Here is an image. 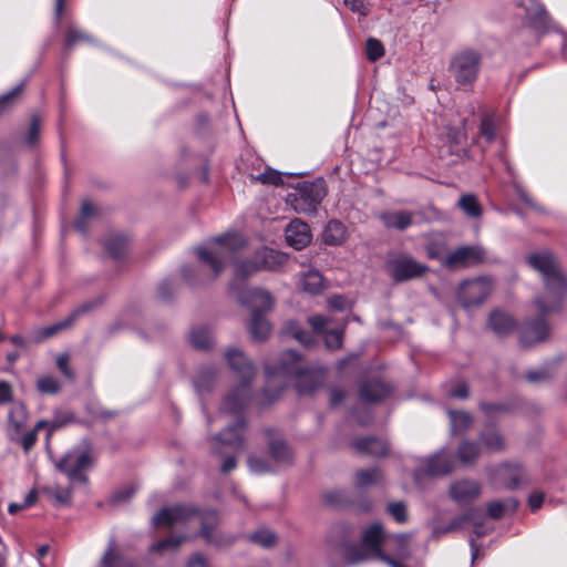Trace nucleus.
<instances>
[{
	"label": "nucleus",
	"mask_w": 567,
	"mask_h": 567,
	"mask_svg": "<svg viewBox=\"0 0 567 567\" xmlns=\"http://www.w3.org/2000/svg\"><path fill=\"white\" fill-rule=\"evenodd\" d=\"M383 482L384 475L379 467L359 470L354 475V486L360 491L381 485Z\"/></svg>",
	"instance_id": "nucleus-26"
},
{
	"label": "nucleus",
	"mask_w": 567,
	"mask_h": 567,
	"mask_svg": "<svg viewBox=\"0 0 567 567\" xmlns=\"http://www.w3.org/2000/svg\"><path fill=\"white\" fill-rule=\"evenodd\" d=\"M517 506L518 502L515 498H509L506 502H492L487 506L488 516L494 519H499L505 515L507 511L514 512Z\"/></svg>",
	"instance_id": "nucleus-40"
},
{
	"label": "nucleus",
	"mask_w": 567,
	"mask_h": 567,
	"mask_svg": "<svg viewBox=\"0 0 567 567\" xmlns=\"http://www.w3.org/2000/svg\"><path fill=\"white\" fill-rule=\"evenodd\" d=\"M449 395L454 399H466L468 396V389L466 383H456L455 386L449 391Z\"/></svg>",
	"instance_id": "nucleus-56"
},
{
	"label": "nucleus",
	"mask_w": 567,
	"mask_h": 567,
	"mask_svg": "<svg viewBox=\"0 0 567 567\" xmlns=\"http://www.w3.org/2000/svg\"><path fill=\"white\" fill-rule=\"evenodd\" d=\"M344 399V393L340 389L330 390V403L331 405L339 404Z\"/></svg>",
	"instance_id": "nucleus-64"
},
{
	"label": "nucleus",
	"mask_w": 567,
	"mask_h": 567,
	"mask_svg": "<svg viewBox=\"0 0 567 567\" xmlns=\"http://www.w3.org/2000/svg\"><path fill=\"white\" fill-rule=\"evenodd\" d=\"M24 83H21L20 85L12 89L7 94H3L0 96V112L4 111L8 105L13 103V101L18 97V95L21 93L22 87Z\"/></svg>",
	"instance_id": "nucleus-54"
},
{
	"label": "nucleus",
	"mask_w": 567,
	"mask_h": 567,
	"mask_svg": "<svg viewBox=\"0 0 567 567\" xmlns=\"http://www.w3.org/2000/svg\"><path fill=\"white\" fill-rule=\"evenodd\" d=\"M497 120L495 114L485 113L481 118L480 132L481 135L487 141L493 142L496 136Z\"/></svg>",
	"instance_id": "nucleus-41"
},
{
	"label": "nucleus",
	"mask_w": 567,
	"mask_h": 567,
	"mask_svg": "<svg viewBox=\"0 0 567 567\" xmlns=\"http://www.w3.org/2000/svg\"><path fill=\"white\" fill-rule=\"evenodd\" d=\"M344 4L353 12H363L365 0H344Z\"/></svg>",
	"instance_id": "nucleus-61"
},
{
	"label": "nucleus",
	"mask_w": 567,
	"mask_h": 567,
	"mask_svg": "<svg viewBox=\"0 0 567 567\" xmlns=\"http://www.w3.org/2000/svg\"><path fill=\"white\" fill-rule=\"evenodd\" d=\"M300 286L303 291L318 295L323 289V278L319 271L309 270L302 275Z\"/></svg>",
	"instance_id": "nucleus-33"
},
{
	"label": "nucleus",
	"mask_w": 567,
	"mask_h": 567,
	"mask_svg": "<svg viewBox=\"0 0 567 567\" xmlns=\"http://www.w3.org/2000/svg\"><path fill=\"white\" fill-rule=\"evenodd\" d=\"M248 467L255 474H264L271 471V466L266 460L256 456L248 458Z\"/></svg>",
	"instance_id": "nucleus-50"
},
{
	"label": "nucleus",
	"mask_w": 567,
	"mask_h": 567,
	"mask_svg": "<svg viewBox=\"0 0 567 567\" xmlns=\"http://www.w3.org/2000/svg\"><path fill=\"white\" fill-rule=\"evenodd\" d=\"M93 462L92 450L87 442L68 451L62 457L54 461L55 468L64 474L71 483H86L85 472Z\"/></svg>",
	"instance_id": "nucleus-8"
},
{
	"label": "nucleus",
	"mask_w": 567,
	"mask_h": 567,
	"mask_svg": "<svg viewBox=\"0 0 567 567\" xmlns=\"http://www.w3.org/2000/svg\"><path fill=\"white\" fill-rule=\"evenodd\" d=\"M91 308V305L85 303L78 309H75L66 319L59 321L56 323H53L49 327L39 328L32 332V340L35 342H41L48 338L53 337L58 332L70 328L75 320L79 318L81 313L86 312Z\"/></svg>",
	"instance_id": "nucleus-19"
},
{
	"label": "nucleus",
	"mask_w": 567,
	"mask_h": 567,
	"mask_svg": "<svg viewBox=\"0 0 567 567\" xmlns=\"http://www.w3.org/2000/svg\"><path fill=\"white\" fill-rule=\"evenodd\" d=\"M186 567H209V565L200 554H195L189 558Z\"/></svg>",
	"instance_id": "nucleus-60"
},
{
	"label": "nucleus",
	"mask_w": 567,
	"mask_h": 567,
	"mask_svg": "<svg viewBox=\"0 0 567 567\" xmlns=\"http://www.w3.org/2000/svg\"><path fill=\"white\" fill-rule=\"evenodd\" d=\"M28 420V412L24 404L14 402L9 411V434L11 440L21 434Z\"/></svg>",
	"instance_id": "nucleus-24"
},
{
	"label": "nucleus",
	"mask_w": 567,
	"mask_h": 567,
	"mask_svg": "<svg viewBox=\"0 0 567 567\" xmlns=\"http://www.w3.org/2000/svg\"><path fill=\"white\" fill-rule=\"evenodd\" d=\"M216 378V369L213 365L203 367L195 381L194 386L198 394H204L213 389Z\"/></svg>",
	"instance_id": "nucleus-32"
},
{
	"label": "nucleus",
	"mask_w": 567,
	"mask_h": 567,
	"mask_svg": "<svg viewBox=\"0 0 567 567\" xmlns=\"http://www.w3.org/2000/svg\"><path fill=\"white\" fill-rule=\"evenodd\" d=\"M485 251L481 246H462L450 252L443 265L450 269L466 268L483 262Z\"/></svg>",
	"instance_id": "nucleus-15"
},
{
	"label": "nucleus",
	"mask_w": 567,
	"mask_h": 567,
	"mask_svg": "<svg viewBox=\"0 0 567 567\" xmlns=\"http://www.w3.org/2000/svg\"><path fill=\"white\" fill-rule=\"evenodd\" d=\"M81 41H90V37L85 32H83L74 27H70L68 29L66 35H65V42H64L65 49L70 50Z\"/></svg>",
	"instance_id": "nucleus-48"
},
{
	"label": "nucleus",
	"mask_w": 567,
	"mask_h": 567,
	"mask_svg": "<svg viewBox=\"0 0 567 567\" xmlns=\"http://www.w3.org/2000/svg\"><path fill=\"white\" fill-rule=\"evenodd\" d=\"M451 432L460 434L465 432L472 424V416L464 411L449 410Z\"/></svg>",
	"instance_id": "nucleus-35"
},
{
	"label": "nucleus",
	"mask_w": 567,
	"mask_h": 567,
	"mask_svg": "<svg viewBox=\"0 0 567 567\" xmlns=\"http://www.w3.org/2000/svg\"><path fill=\"white\" fill-rule=\"evenodd\" d=\"M484 446L492 452H499L505 447L503 436L494 429H486L480 435Z\"/></svg>",
	"instance_id": "nucleus-38"
},
{
	"label": "nucleus",
	"mask_w": 567,
	"mask_h": 567,
	"mask_svg": "<svg viewBox=\"0 0 567 567\" xmlns=\"http://www.w3.org/2000/svg\"><path fill=\"white\" fill-rule=\"evenodd\" d=\"M12 389L8 382H0V404L7 403L11 400Z\"/></svg>",
	"instance_id": "nucleus-58"
},
{
	"label": "nucleus",
	"mask_w": 567,
	"mask_h": 567,
	"mask_svg": "<svg viewBox=\"0 0 567 567\" xmlns=\"http://www.w3.org/2000/svg\"><path fill=\"white\" fill-rule=\"evenodd\" d=\"M276 535L269 529H260L251 534L250 540L262 546V547H271L276 543Z\"/></svg>",
	"instance_id": "nucleus-47"
},
{
	"label": "nucleus",
	"mask_w": 567,
	"mask_h": 567,
	"mask_svg": "<svg viewBox=\"0 0 567 567\" xmlns=\"http://www.w3.org/2000/svg\"><path fill=\"white\" fill-rule=\"evenodd\" d=\"M481 63V53L473 49H466L452 58L449 71L458 85H472L478 76Z\"/></svg>",
	"instance_id": "nucleus-9"
},
{
	"label": "nucleus",
	"mask_w": 567,
	"mask_h": 567,
	"mask_svg": "<svg viewBox=\"0 0 567 567\" xmlns=\"http://www.w3.org/2000/svg\"><path fill=\"white\" fill-rule=\"evenodd\" d=\"M386 270L393 281L402 282L422 277L429 267L413 257L402 254L386 262Z\"/></svg>",
	"instance_id": "nucleus-11"
},
{
	"label": "nucleus",
	"mask_w": 567,
	"mask_h": 567,
	"mask_svg": "<svg viewBox=\"0 0 567 567\" xmlns=\"http://www.w3.org/2000/svg\"><path fill=\"white\" fill-rule=\"evenodd\" d=\"M133 493H134L133 488H125L123 491H118L113 495V502H115V503L124 502V501L131 498Z\"/></svg>",
	"instance_id": "nucleus-62"
},
{
	"label": "nucleus",
	"mask_w": 567,
	"mask_h": 567,
	"mask_svg": "<svg viewBox=\"0 0 567 567\" xmlns=\"http://www.w3.org/2000/svg\"><path fill=\"white\" fill-rule=\"evenodd\" d=\"M262 184L279 185L282 183L281 173L275 169H266L256 177Z\"/></svg>",
	"instance_id": "nucleus-52"
},
{
	"label": "nucleus",
	"mask_w": 567,
	"mask_h": 567,
	"mask_svg": "<svg viewBox=\"0 0 567 567\" xmlns=\"http://www.w3.org/2000/svg\"><path fill=\"white\" fill-rule=\"evenodd\" d=\"M95 207L92 203L87 202V200H84L82 203V207H81V214H80V217L78 218V220L75 221L74 226L75 228L81 231V233H85L86 231V219L90 218L91 216H93L95 214Z\"/></svg>",
	"instance_id": "nucleus-46"
},
{
	"label": "nucleus",
	"mask_w": 567,
	"mask_h": 567,
	"mask_svg": "<svg viewBox=\"0 0 567 567\" xmlns=\"http://www.w3.org/2000/svg\"><path fill=\"white\" fill-rule=\"evenodd\" d=\"M225 358L229 368L241 379L238 386L228 393L220 408V416H230L234 422L219 432L215 439V450L220 455L239 454L245 450V419L243 411L250 398L249 384L256 375V369L246 358L245 353L237 348H229ZM236 467L235 455L225 458L221 472L228 473Z\"/></svg>",
	"instance_id": "nucleus-1"
},
{
	"label": "nucleus",
	"mask_w": 567,
	"mask_h": 567,
	"mask_svg": "<svg viewBox=\"0 0 567 567\" xmlns=\"http://www.w3.org/2000/svg\"><path fill=\"white\" fill-rule=\"evenodd\" d=\"M493 290L491 279L480 277L472 280H465L461 284L457 298L461 305L468 309L482 305Z\"/></svg>",
	"instance_id": "nucleus-12"
},
{
	"label": "nucleus",
	"mask_w": 567,
	"mask_h": 567,
	"mask_svg": "<svg viewBox=\"0 0 567 567\" xmlns=\"http://www.w3.org/2000/svg\"><path fill=\"white\" fill-rule=\"evenodd\" d=\"M246 247V239L239 234H224L198 246L195 254L200 261L198 270L184 268V276L193 285H204L215 280L236 252Z\"/></svg>",
	"instance_id": "nucleus-2"
},
{
	"label": "nucleus",
	"mask_w": 567,
	"mask_h": 567,
	"mask_svg": "<svg viewBox=\"0 0 567 567\" xmlns=\"http://www.w3.org/2000/svg\"><path fill=\"white\" fill-rule=\"evenodd\" d=\"M488 327L497 337H507L516 328V321L508 312L494 310L488 317Z\"/></svg>",
	"instance_id": "nucleus-22"
},
{
	"label": "nucleus",
	"mask_w": 567,
	"mask_h": 567,
	"mask_svg": "<svg viewBox=\"0 0 567 567\" xmlns=\"http://www.w3.org/2000/svg\"><path fill=\"white\" fill-rule=\"evenodd\" d=\"M297 193L290 195L291 203L298 213H313L327 192L323 182H302L296 187Z\"/></svg>",
	"instance_id": "nucleus-10"
},
{
	"label": "nucleus",
	"mask_w": 567,
	"mask_h": 567,
	"mask_svg": "<svg viewBox=\"0 0 567 567\" xmlns=\"http://www.w3.org/2000/svg\"><path fill=\"white\" fill-rule=\"evenodd\" d=\"M56 365L60 369V371L68 378L72 379L73 373L69 367V355L68 354H60L56 359Z\"/></svg>",
	"instance_id": "nucleus-57"
},
{
	"label": "nucleus",
	"mask_w": 567,
	"mask_h": 567,
	"mask_svg": "<svg viewBox=\"0 0 567 567\" xmlns=\"http://www.w3.org/2000/svg\"><path fill=\"white\" fill-rule=\"evenodd\" d=\"M454 470V458L445 450L439 451L433 455L422 460L415 471V478L421 476H442L452 473Z\"/></svg>",
	"instance_id": "nucleus-14"
},
{
	"label": "nucleus",
	"mask_w": 567,
	"mask_h": 567,
	"mask_svg": "<svg viewBox=\"0 0 567 567\" xmlns=\"http://www.w3.org/2000/svg\"><path fill=\"white\" fill-rule=\"evenodd\" d=\"M329 307L336 310H343L346 307V299L342 296H333L329 299Z\"/></svg>",
	"instance_id": "nucleus-63"
},
{
	"label": "nucleus",
	"mask_w": 567,
	"mask_h": 567,
	"mask_svg": "<svg viewBox=\"0 0 567 567\" xmlns=\"http://www.w3.org/2000/svg\"><path fill=\"white\" fill-rule=\"evenodd\" d=\"M308 322L311 326L313 333L324 336V343L328 349L334 350L342 346L343 330L332 329L327 330V326L330 322L329 318L317 315L308 318Z\"/></svg>",
	"instance_id": "nucleus-18"
},
{
	"label": "nucleus",
	"mask_w": 567,
	"mask_h": 567,
	"mask_svg": "<svg viewBox=\"0 0 567 567\" xmlns=\"http://www.w3.org/2000/svg\"><path fill=\"white\" fill-rule=\"evenodd\" d=\"M480 446L475 442L464 441L458 446L457 455L463 464L470 465L475 463L476 460L480 457Z\"/></svg>",
	"instance_id": "nucleus-39"
},
{
	"label": "nucleus",
	"mask_w": 567,
	"mask_h": 567,
	"mask_svg": "<svg viewBox=\"0 0 567 567\" xmlns=\"http://www.w3.org/2000/svg\"><path fill=\"white\" fill-rule=\"evenodd\" d=\"M354 446L360 453L371 456H383L389 451L385 441L374 437L359 439L354 442Z\"/></svg>",
	"instance_id": "nucleus-28"
},
{
	"label": "nucleus",
	"mask_w": 567,
	"mask_h": 567,
	"mask_svg": "<svg viewBox=\"0 0 567 567\" xmlns=\"http://www.w3.org/2000/svg\"><path fill=\"white\" fill-rule=\"evenodd\" d=\"M45 492L55 499L59 505H69L71 503V489L59 485L49 486Z\"/></svg>",
	"instance_id": "nucleus-45"
},
{
	"label": "nucleus",
	"mask_w": 567,
	"mask_h": 567,
	"mask_svg": "<svg viewBox=\"0 0 567 567\" xmlns=\"http://www.w3.org/2000/svg\"><path fill=\"white\" fill-rule=\"evenodd\" d=\"M388 512L398 523H405L408 520L406 507L402 502L390 503Z\"/></svg>",
	"instance_id": "nucleus-49"
},
{
	"label": "nucleus",
	"mask_w": 567,
	"mask_h": 567,
	"mask_svg": "<svg viewBox=\"0 0 567 567\" xmlns=\"http://www.w3.org/2000/svg\"><path fill=\"white\" fill-rule=\"evenodd\" d=\"M413 217V213L408 210H389L380 215L385 227L398 230H404L411 226Z\"/></svg>",
	"instance_id": "nucleus-27"
},
{
	"label": "nucleus",
	"mask_w": 567,
	"mask_h": 567,
	"mask_svg": "<svg viewBox=\"0 0 567 567\" xmlns=\"http://www.w3.org/2000/svg\"><path fill=\"white\" fill-rule=\"evenodd\" d=\"M346 227L339 220H330L322 233L324 244L330 246L341 245L346 240Z\"/></svg>",
	"instance_id": "nucleus-30"
},
{
	"label": "nucleus",
	"mask_w": 567,
	"mask_h": 567,
	"mask_svg": "<svg viewBox=\"0 0 567 567\" xmlns=\"http://www.w3.org/2000/svg\"><path fill=\"white\" fill-rule=\"evenodd\" d=\"M217 520V514L214 511L199 514L193 507L185 505L165 507L152 519L156 527H174L187 524L200 525V536L204 537L207 543L221 546L225 543L214 530Z\"/></svg>",
	"instance_id": "nucleus-4"
},
{
	"label": "nucleus",
	"mask_w": 567,
	"mask_h": 567,
	"mask_svg": "<svg viewBox=\"0 0 567 567\" xmlns=\"http://www.w3.org/2000/svg\"><path fill=\"white\" fill-rule=\"evenodd\" d=\"M188 539H190V537L187 535L171 536L164 540L153 544L151 546V550L152 551L176 550L182 543H184Z\"/></svg>",
	"instance_id": "nucleus-42"
},
{
	"label": "nucleus",
	"mask_w": 567,
	"mask_h": 567,
	"mask_svg": "<svg viewBox=\"0 0 567 567\" xmlns=\"http://www.w3.org/2000/svg\"><path fill=\"white\" fill-rule=\"evenodd\" d=\"M107 252L113 257H120L125 250V240L122 237H115L105 245Z\"/></svg>",
	"instance_id": "nucleus-51"
},
{
	"label": "nucleus",
	"mask_w": 567,
	"mask_h": 567,
	"mask_svg": "<svg viewBox=\"0 0 567 567\" xmlns=\"http://www.w3.org/2000/svg\"><path fill=\"white\" fill-rule=\"evenodd\" d=\"M544 503V495L542 493H533L528 498V504L533 512L539 509Z\"/></svg>",
	"instance_id": "nucleus-59"
},
{
	"label": "nucleus",
	"mask_w": 567,
	"mask_h": 567,
	"mask_svg": "<svg viewBox=\"0 0 567 567\" xmlns=\"http://www.w3.org/2000/svg\"><path fill=\"white\" fill-rule=\"evenodd\" d=\"M526 17L532 27L536 30L546 29L550 22L548 12L546 11L544 4L538 0H528V4L526 7Z\"/></svg>",
	"instance_id": "nucleus-23"
},
{
	"label": "nucleus",
	"mask_w": 567,
	"mask_h": 567,
	"mask_svg": "<svg viewBox=\"0 0 567 567\" xmlns=\"http://www.w3.org/2000/svg\"><path fill=\"white\" fill-rule=\"evenodd\" d=\"M549 328L544 319L527 321L520 331L519 340L525 347L543 341L548 336Z\"/></svg>",
	"instance_id": "nucleus-21"
},
{
	"label": "nucleus",
	"mask_w": 567,
	"mask_h": 567,
	"mask_svg": "<svg viewBox=\"0 0 567 567\" xmlns=\"http://www.w3.org/2000/svg\"><path fill=\"white\" fill-rule=\"evenodd\" d=\"M528 265L542 276L546 289L543 298H536L535 305L542 316L558 309L561 297L566 290V279L563 276L554 255L549 251L532 254L527 258Z\"/></svg>",
	"instance_id": "nucleus-3"
},
{
	"label": "nucleus",
	"mask_w": 567,
	"mask_h": 567,
	"mask_svg": "<svg viewBox=\"0 0 567 567\" xmlns=\"http://www.w3.org/2000/svg\"><path fill=\"white\" fill-rule=\"evenodd\" d=\"M367 58L371 62H375L384 55V47L380 40L369 38L365 43Z\"/></svg>",
	"instance_id": "nucleus-44"
},
{
	"label": "nucleus",
	"mask_w": 567,
	"mask_h": 567,
	"mask_svg": "<svg viewBox=\"0 0 567 567\" xmlns=\"http://www.w3.org/2000/svg\"><path fill=\"white\" fill-rule=\"evenodd\" d=\"M481 484L473 480L455 481L450 486V496L458 505L473 503L481 495Z\"/></svg>",
	"instance_id": "nucleus-17"
},
{
	"label": "nucleus",
	"mask_w": 567,
	"mask_h": 567,
	"mask_svg": "<svg viewBox=\"0 0 567 567\" xmlns=\"http://www.w3.org/2000/svg\"><path fill=\"white\" fill-rule=\"evenodd\" d=\"M267 436L269 437V450L272 460L277 463H288L291 458L290 449L287 444L280 439L272 437V431H266Z\"/></svg>",
	"instance_id": "nucleus-31"
},
{
	"label": "nucleus",
	"mask_w": 567,
	"mask_h": 567,
	"mask_svg": "<svg viewBox=\"0 0 567 567\" xmlns=\"http://www.w3.org/2000/svg\"><path fill=\"white\" fill-rule=\"evenodd\" d=\"M457 207L471 218H477L482 215V206L473 194L462 195L457 202Z\"/></svg>",
	"instance_id": "nucleus-37"
},
{
	"label": "nucleus",
	"mask_w": 567,
	"mask_h": 567,
	"mask_svg": "<svg viewBox=\"0 0 567 567\" xmlns=\"http://www.w3.org/2000/svg\"><path fill=\"white\" fill-rule=\"evenodd\" d=\"M39 133H40V120L37 116H33L32 121H31V126H30V130L28 133L27 142L30 145H33L38 141Z\"/></svg>",
	"instance_id": "nucleus-55"
},
{
	"label": "nucleus",
	"mask_w": 567,
	"mask_h": 567,
	"mask_svg": "<svg viewBox=\"0 0 567 567\" xmlns=\"http://www.w3.org/2000/svg\"><path fill=\"white\" fill-rule=\"evenodd\" d=\"M288 257L286 254L262 247L256 250L252 259L235 260L234 280L230 282V290L241 289L238 282L246 280L249 276L259 270H275L281 267Z\"/></svg>",
	"instance_id": "nucleus-7"
},
{
	"label": "nucleus",
	"mask_w": 567,
	"mask_h": 567,
	"mask_svg": "<svg viewBox=\"0 0 567 567\" xmlns=\"http://www.w3.org/2000/svg\"><path fill=\"white\" fill-rule=\"evenodd\" d=\"M71 419L72 416L70 414H65L63 416L56 415L51 421L40 420L39 422H37L32 431L25 432L23 434L21 433L20 435H18L16 440L19 441L23 450L28 452L37 442L38 431H40L43 427H48L47 439L49 440L54 431L68 424L71 421Z\"/></svg>",
	"instance_id": "nucleus-16"
},
{
	"label": "nucleus",
	"mask_w": 567,
	"mask_h": 567,
	"mask_svg": "<svg viewBox=\"0 0 567 567\" xmlns=\"http://www.w3.org/2000/svg\"><path fill=\"white\" fill-rule=\"evenodd\" d=\"M37 389L43 394H56L61 389V383L55 377L47 374L38 379Z\"/></svg>",
	"instance_id": "nucleus-43"
},
{
	"label": "nucleus",
	"mask_w": 567,
	"mask_h": 567,
	"mask_svg": "<svg viewBox=\"0 0 567 567\" xmlns=\"http://www.w3.org/2000/svg\"><path fill=\"white\" fill-rule=\"evenodd\" d=\"M291 334L297 341L306 347H310L315 342L312 332L299 330L295 326H291Z\"/></svg>",
	"instance_id": "nucleus-53"
},
{
	"label": "nucleus",
	"mask_w": 567,
	"mask_h": 567,
	"mask_svg": "<svg viewBox=\"0 0 567 567\" xmlns=\"http://www.w3.org/2000/svg\"><path fill=\"white\" fill-rule=\"evenodd\" d=\"M268 380L271 378L296 379V388L300 394H309L321 386L324 381L322 369H306L302 359L292 350L282 353L280 363L276 368L266 367Z\"/></svg>",
	"instance_id": "nucleus-5"
},
{
	"label": "nucleus",
	"mask_w": 567,
	"mask_h": 567,
	"mask_svg": "<svg viewBox=\"0 0 567 567\" xmlns=\"http://www.w3.org/2000/svg\"><path fill=\"white\" fill-rule=\"evenodd\" d=\"M286 240L295 249H302L311 241L309 226L301 219L291 220L286 227Z\"/></svg>",
	"instance_id": "nucleus-20"
},
{
	"label": "nucleus",
	"mask_w": 567,
	"mask_h": 567,
	"mask_svg": "<svg viewBox=\"0 0 567 567\" xmlns=\"http://www.w3.org/2000/svg\"><path fill=\"white\" fill-rule=\"evenodd\" d=\"M189 341L196 349L205 350L214 342L213 333L207 327H195L190 330Z\"/></svg>",
	"instance_id": "nucleus-34"
},
{
	"label": "nucleus",
	"mask_w": 567,
	"mask_h": 567,
	"mask_svg": "<svg viewBox=\"0 0 567 567\" xmlns=\"http://www.w3.org/2000/svg\"><path fill=\"white\" fill-rule=\"evenodd\" d=\"M102 567H134L132 564H128L124 560V558L116 553V544L115 540H111L109 547L101 559Z\"/></svg>",
	"instance_id": "nucleus-36"
},
{
	"label": "nucleus",
	"mask_w": 567,
	"mask_h": 567,
	"mask_svg": "<svg viewBox=\"0 0 567 567\" xmlns=\"http://www.w3.org/2000/svg\"><path fill=\"white\" fill-rule=\"evenodd\" d=\"M390 394L388 384L380 380H371L362 384L360 398L364 402H379Z\"/></svg>",
	"instance_id": "nucleus-25"
},
{
	"label": "nucleus",
	"mask_w": 567,
	"mask_h": 567,
	"mask_svg": "<svg viewBox=\"0 0 567 567\" xmlns=\"http://www.w3.org/2000/svg\"><path fill=\"white\" fill-rule=\"evenodd\" d=\"M241 305L251 309L249 331L254 340L264 341L270 333L271 326L265 313L274 307V298L270 292L262 289L233 290Z\"/></svg>",
	"instance_id": "nucleus-6"
},
{
	"label": "nucleus",
	"mask_w": 567,
	"mask_h": 567,
	"mask_svg": "<svg viewBox=\"0 0 567 567\" xmlns=\"http://www.w3.org/2000/svg\"><path fill=\"white\" fill-rule=\"evenodd\" d=\"M482 517H483L482 511L480 508H473L468 513H466L462 516L455 517L451 522V524L449 525L446 530L450 532V530L461 528L464 526V524L466 522H470L475 527V533L477 534V536H482L485 534V532L482 529V526H483Z\"/></svg>",
	"instance_id": "nucleus-29"
},
{
	"label": "nucleus",
	"mask_w": 567,
	"mask_h": 567,
	"mask_svg": "<svg viewBox=\"0 0 567 567\" xmlns=\"http://www.w3.org/2000/svg\"><path fill=\"white\" fill-rule=\"evenodd\" d=\"M493 483L496 486L507 489H515L522 485L529 484V477L519 463L506 462L493 470Z\"/></svg>",
	"instance_id": "nucleus-13"
}]
</instances>
